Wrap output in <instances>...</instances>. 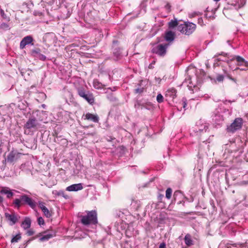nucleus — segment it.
Segmentation results:
<instances>
[{"instance_id":"obj_1","label":"nucleus","mask_w":248,"mask_h":248,"mask_svg":"<svg viewBox=\"0 0 248 248\" xmlns=\"http://www.w3.org/2000/svg\"><path fill=\"white\" fill-rule=\"evenodd\" d=\"M13 204L15 208L19 209L22 205L27 204L34 209L36 207V202L29 196L26 194L20 195L19 198L15 199Z\"/></svg>"},{"instance_id":"obj_2","label":"nucleus","mask_w":248,"mask_h":248,"mask_svg":"<svg viewBox=\"0 0 248 248\" xmlns=\"http://www.w3.org/2000/svg\"><path fill=\"white\" fill-rule=\"evenodd\" d=\"M97 212L95 210L87 212V215L81 216V222L85 226L95 225L98 222Z\"/></svg>"},{"instance_id":"obj_3","label":"nucleus","mask_w":248,"mask_h":248,"mask_svg":"<svg viewBox=\"0 0 248 248\" xmlns=\"http://www.w3.org/2000/svg\"><path fill=\"white\" fill-rule=\"evenodd\" d=\"M196 25L192 22H185L178 26V30L182 33L189 35L195 30Z\"/></svg>"},{"instance_id":"obj_4","label":"nucleus","mask_w":248,"mask_h":248,"mask_svg":"<svg viewBox=\"0 0 248 248\" xmlns=\"http://www.w3.org/2000/svg\"><path fill=\"white\" fill-rule=\"evenodd\" d=\"M78 93L81 97L83 98L90 104H93L94 102V98L92 93L81 87L77 89Z\"/></svg>"},{"instance_id":"obj_5","label":"nucleus","mask_w":248,"mask_h":248,"mask_svg":"<svg viewBox=\"0 0 248 248\" xmlns=\"http://www.w3.org/2000/svg\"><path fill=\"white\" fill-rule=\"evenodd\" d=\"M169 46V43L159 44L153 47L152 52L159 56L164 57L167 53Z\"/></svg>"},{"instance_id":"obj_6","label":"nucleus","mask_w":248,"mask_h":248,"mask_svg":"<svg viewBox=\"0 0 248 248\" xmlns=\"http://www.w3.org/2000/svg\"><path fill=\"white\" fill-rule=\"evenodd\" d=\"M243 124V119L241 118H237L235 119L232 123L227 128V130L229 132L233 133L236 130L241 128Z\"/></svg>"},{"instance_id":"obj_7","label":"nucleus","mask_w":248,"mask_h":248,"mask_svg":"<svg viewBox=\"0 0 248 248\" xmlns=\"http://www.w3.org/2000/svg\"><path fill=\"white\" fill-rule=\"evenodd\" d=\"M208 129V124L203 123L202 121L200 120L197 123L196 126L193 131L195 136H199L202 134L206 132Z\"/></svg>"},{"instance_id":"obj_8","label":"nucleus","mask_w":248,"mask_h":248,"mask_svg":"<svg viewBox=\"0 0 248 248\" xmlns=\"http://www.w3.org/2000/svg\"><path fill=\"white\" fill-rule=\"evenodd\" d=\"M39 126V123L34 117H30L24 125V128L27 129L36 130Z\"/></svg>"},{"instance_id":"obj_9","label":"nucleus","mask_w":248,"mask_h":248,"mask_svg":"<svg viewBox=\"0 0 248 248\" xmlns=\"http://www.w3.org/2000/svg\"><path fill=\"white\" fill-rule=\"evenodd\" d=\"M175 33L171 31H166L164 35L165 40L169 43V46L174 41L175 39Z\"/></svg>"},{"instance_id":"obj_10","label":"nucleus","mask_w":248,"mask_h":248,"mask_svg":"<svg viewBox=\"0 0 248 248\" xmlns=\"http://www.w3.org/2000/svg\"><path fill=\"white\" fill-rule=\"evenodd\" d=\"M235 59L237 62L236 65L239 66H244L248 68V62L240 56H234L231 61Z\"/></svg>"},{"instance_id":"obj_11","label":"nucleus","mask_w":248,"mask_h":248,"mask_svg":"<svg viewBox=\"0 0 248 248\" xmlns=\"http://www.w3.org/2000/svg\"><path fill=\"white\" fill-rule=\"evenodd\" d=\"M33 41V38L30 35L24 37L20 43V48L23 49L26 46L29 44H31L33 45L32 44Z\"/></svg>"},{"instance_id":"obj_12","label":"nucleus","mask_w":248,"mask_h":248,"mask_svg":"<svg viewBox=\"0 0 248 248\" xmlns=\"http://www.w3.org/2000/svg\"><path fill=\"white\" fill-rule=\"evenodd\" d=\"M19 153L15 151H11L5 160L6 161L9 163H12L15 160H16L19 157Z\"/></svg>"},{"instance_id":"obj_13","label":"nucleus","mask_w":248,"mask_h":248,"mask_svg":"<svg viewBox=\"0 0 248 248\" xmlns=\"http://www.w3.org/2000/svg\"><path fill=\"white\" fill-rule=\"evenodd\" d=\"M84 120L91 121L94 123H98L99 121V117L97 114H93L90 113H87L82 116Z\"/></svg>"},{"instance_id":"obj_14","label":"nucleus","mask_w":248,"mask_h":248,"mask_svg":"<svg viewBox=\"0 0 248 248\" xmlns=\"http://www.w3.org/2000/svg\"><path fill=\"white\" fill-rule=\"evenodd\" d=\"M83 189L82 185L81 183L72 185L66 187V190L69 191H77Z\"/></svg>"},{"instance_id":"obj_15","label":"nucleus","mask_w":248,"mask_h":248,"mask_svg":"<svg viewBox=\"0 0 248 248\" xmlns=\"http://www.w3.org/2000/svg\"><path fill=\"white\" fill-rule=\"evenodd\" d=\"M0 193L1 194H5L6 195L7 198L12 197L14 194L11 190L8 187H3L0 190Z\"/></svg>"},{"instance_id":"obj_16","label":"nucleus","mask_w":248,"mask_h":248,"mask_svg":"<svg viewBox=\"0 0 248 248\" xmlns=\"http://www.w3.org/2000/svg\"><path fill=\"white\" fill-rule=\"evenodd\" d=\"M5 216L8 220L12 222V225H14L17 221V218L15 214H9L8 213H5Z\"/></svg>"},{"instance_id":"obj_17","label":"nucleus","mask_w":248,"mask_h":248,"mask_svg":"<svg viewBox=\"0 0 248 248\" xmlns=\"http://www.w3.org/2000/svg\"><path fill=\"white\" fill-rule=\"evenodd\" d=\"M182 85L186 86L188 87L189 90H192V88L195 87V86L192 84L190 77H188V78H186L183 82Z\"/></svg>"},{"instance_id":"obj_18","label":"nucleus","mask_w":248,"mask_h":248,"mask_svg":"<svg viewBox=\"0 0 248 248\" xmlns=\"http://www.w3.org/2000/svg\"><path fill=\"white\" fill-rule=\"evenodd\" d=\"M54 235V234L50 232H44V234L39 238L40 242L47 241L50 238H52Z\"/></svg>"},{"instance_id":"obj_19","label":"nucleus","mask_w":248,"mask_h":248,"mask_svg":"<svg viewBox=\"0 0 248 248\" xmlns=\"http://www.w3.org/2000/svg\"><path fill=\"white\" fill-rule=\"evenodd\" d=\"M31 225V220L29 217H26L24 220L22 222L21 227L24 229L30 228Z\"/></svg>"},{"instance_id":"obj_20","label":"nucleus","mask_w":248,"mask_h":248,"mask_svg":"<svg viewBox=\"0 0 248 248\" xmlns=\"http://www.w3.org/2000/svg\"><path fill=\"white\" fill-rule=\"evenodd\" d=\"M106 86V85L102 83L97 79H94L93 81V86L96 89H103Z\"/></svg>"},{"instance_id":"obj_21","label":"nucleus","mask_w":248,"mask_h":248,"mask_svg":"<svg viewBox=\"0 0 248 248\" xmlns=\"http://www.w3.org/2000/svg\"><path fill=\"white\" fill-rule=\"evenodd\" d=\"M213 120L217 123L220 124V122L223 121V117L218 113H215L213 116Z\"/></svg>"},{"instance_id":"obj_22","label":"nucleus","mask_w":248,"mask_h":248,"mask_svg":"<svg viewBox=\"0 0 248 248\" xmlns=\"http://www.w3.org/2000/svg\"><path fill=\"white\" fill-rule=\"evenodd\" d=\"M185 242L187 246H190L193 245V241L191 239V236L189 234H186L185 235Z\"/></svg>"},{"instance_id":"obj_23","label":"nucleus","mask_w":248,"mask_h":248,"mask_svg":"<svg viewBox=\"0 0 248 248\" xmlns=\"http://www.w3.org/2000/svg\"><path fill=\"white\" fill-rule=\"evenodd\" d=\"M178 25V21L176 19L171 20L168 23V27L170 29H172Z\"/></svg>"},{"instance_id":"obj_24","label":"nucleus","mask_w":248,"mask_h":248,"mask_svg":"<svg viewBox=\"0 0 248 248\" xmlns=\"http://www.w3.org/2000/svg\"><path fill=\"white\" fill-rule=\"evenodd\" d=\"M168 93H170V95L172 98H174L176 97V90L174 88H171L168 90Z\"/></svg>"},{"instance_id":"obj_25","label":"nucleus","mask_w":248,"mask_h":248,"mask_svg":"<svg viewBox=\"0 0 248 248\" xmlns=\"http://www.w3.org/2000/svg\"><path fill=\"white\" fill-rule=\"evenodd\" d=\"M172 194V189L170 187L167 189L166 191V197L168 199H170L171 198Z\"/></svg>"},{"instance_id":"obj_26","label":"nucleus","mask_w":248,"mask_h":248,"mask_svg":"<svg viewBox=\"0 0 248 248\" xmlns=\"http://www.w3.org/2000/svg\"><path fill=\"white\" fill-rule=\"evenodd\" d=\"M42 211H43L44 214L46 217L48 218L51 216V215L49 211L46 207L44 209H43Z\"/></svg>"},{"instance_id":"obj_27","label":"nucleus","mask_w":248,"mask_h":248,"mask_svg":"<svg viewBox=\"0 0 248 248\" xmlns=\"http://www.w3.org/2000/svg\"><path fill=\"white\" fill-rule=\"evenodd\" d=\"M21 237L20 234H18L12 238V239L11 240V242L12 243L17 242L18 241V240H19L21 239Z\"/></svg>"},{"instance_id":"obj_28","label":"nucleus","mask_w":248,"mask_h":248,"mask_svg":"<svg viewBox=\"0 0 248 248\" xmlns=\"http://www.w3.org/2000/svg\"><path fill=\"white\" fill-rule=\"evenodd\" d=\"M0 29L3 30H7L9 29V26L6 23H2L0 25Z\"/></svg>"},{"instance_id":"obj_29","label":"nucleus","mask_w":248,"mask_h":248,"mask_svg":"<svg viewBox=\"0 0 248 248\" xmlns=\"http://www.w3.org/2000/svg\"><path fill=\"white\" fill-rule=\"evenodd\" d=\"M156 100L158 103H161L164 101V97L161 93H158L156 97Z\"/></svg>"},{"instance_id":"obj_30","label":"nucleus","mask_w":248,"mask_h":248,"mask_svg":"<svg viewBox=\"0 0 248 248\" xmlns=\"http://www.w3.org/2000/svg\"><path fill=\"white\" fill-rule=\"evenodd\" d=\"M113 54L115 56L118 57L121 54L120 49L117 48L116 47L114 48Z\"/></svg>"},{"instance_id":"obj_31","label":"nucleus","mask_w":248,"mask_h":248,"mask_svg":"<svg viewBox=\"0 0 248 248\" xmlns=\"http://www.w3.org/2000/svg\"><path fill=\"white\" fill-rule=\"evenodd\" d=\"M39 54H40V49L39 48H36L31 50V55L34 56H35L36 54H38L39 56Z\"/></svg>"},{"instance_id":"obj_32","label":"nucleus","mask_w":248,"mask_h":248,"mask_svg":"<svg viewBox=\"0 0 248 248\" xmlns=\"http://www.w3.org/2000/svg\"><path fill=\"white\" fill-rule=\"evenodd\" d=\"M202 14L199 12H192L189 14V17L190 18H192L195 17L197 16L201 15Z\"/></svg>"},{"instance_id":"obj_33","label":"nucleus","mask_w":248,"mask_h":248,"mask_svg":"<svg viewBox=\"0 0 248 248\" xmlns=\"http://www.w3.org/2000/svg\"><path fill=\"white\" fill-rule=\"evenodd\" d=\"M224 78V77L223 75H220V74H218L217 76L216 79L218 82H222L223 81Z\"/></svg>"},{"instance_id":"obj_34","label":"nucleus","mask_w":248,"mask_h":248,"mask_svg":"<svg viewBox=\"0 0 248 248\" xmlns=\"http://www.w3.org/2000/svg\"><path fill=\"white\" fill-rule=\"evenodd\" d=\"M0 14L3 18L9 20V18H7L6 15L4 13V11L1 9H0Z\"/></svg>"},{"instance_id":"obj_35","label":"nucleus","mask_w":248,"mask_h":248,"mask_svg":"<svg viewBox=\"0 0 248 248\" xmlns=\"http://www.w3.org/2000/svg\"><path fill=\"white\" fill-rule=\"evenodd\" d=\"M38 223L40 225H43L45 223L44 220L42 217H39L38 218Z\"/></svg>"},{"instance_id":"obj_36","label":"nucleus","mask_w":248,"mask_h":248,"mask_svg":"<svg viewBox=\"0 0 248 248\" xmlns=\"http://www.w3.org/2000/svg\"><path fill=\"white\" fill-rule=\"evenodd\" d=\"M38 58L42 60V61H45L46 60V56H45L43 54H39V55L38 56Z\"/></svg>"},{"instance_id":"obj_37","label":"nucleus","mask_w":248,"mask_h":248,"mask_svg":"<svg viewBox=\"0 0 248 248\" xmlns=\"http://www.w3.org/2000/svg\"><path fill=\"white\" fill-rule=\"evenodd\" d=\"M143 89H144L143 88H137V89L135 90V93H141L143 92Z\"/></svg>"},{"instance_id":"obj_38","label":"nucleus","mask_w":248,"mask_h":248,"mask_svg":"<svg viewBox=\"0 0 248 248\" xmlns=\"http://www.w3.org/2000/svg\"><path fill=\"white\" fill-rule=\"evenodd\" d=\"M241 67H237L235 69H234V70H237L238 69H239V70H240L241 71H246L248 68H246V67H245L244 66H241Z\"/></svg>"},{"instance_id":"obj_39","label":"nucleus","mask_w":248,"mask_h":248,"mask_svg":"<svg viewBox=\"0 0 248 248\" xmlns=\"http://www.w3.org/2000/svg\"><path fill=\"white\" fill-rule=\"evenodd\" d=\"M44 204H45V203L43 202H39V203H38L39 206L41 209L42 210H43V209H44L46 207V206H45Z\"/></svg>"},{"instance_id":"obj_40","label":"nucleus","mask_w":248,"mask_h":248,"mask_svg":"<svg viewBox=\"0 0 248 248\" xmlns=\"http://www.w3.org/2000/svg\"><path fill=\"white\" fill-rule=\"evenodd\" d=\"M182 101H183V107L185 108L187 105L186 102V99L183 98L182 100Z\"/></svg>"},{"instance_id":"obj_41","label":"nucleus","mask_w":248,"mask_h":248,"mask_svg":"<svg viewBox=\"0 0 248 248\" xmlns=\"http://www.w3.org/2000/svg\"><path fill=\"white\" fill-rule=\"evenodd\" d=\"M27 234L29 236L32 235L34 234V232L32 230H30L27 231Z\"/></svg>"},{"instance_id":"obj_42","label":"nucleus","mask_w":248,"mask_h":248,"mask_svg":"<svg viewBox=\"0 0 248 248\" xmlns=\"http://www.w3.org/2000/svg\"><path fill=\"white\" fill-rule=\"evenodd\" d=\"M242 2H241V4H238V7L240 8L241 7L243 6L244 4L245 3V0H241Z\"/></svg>"},{"instance_id":"obj_43","label":"nucleus","mask_w":248,"mask_h":248,"mask_svg":"<svg viewBox=\"0 0 248 248\" xmlns=\"http://www.w3.org/2000/svg\"><path fill=\"white\" fill-rule=\"evenodd\" d=\"M159 248H166V244L165 243H162L160 244Z\"/></svg>"},{"instance_id":"obj_44","label":"nucleus","mask_w":248,"mask_h":248,"mask_svg":"<svg viewBox=\"0 0 248 248\" xmlns=\"http://www.w3.org/2000/svg\"><path fill=\"white\" fill-rule=\"evenodd\" d=\"M58 195H61V196H62L63 197H64V192L62 191H60L58 192Z\"/></svg>"},{"instance_id":"obj_45","label":"nucleus","mask_w":248,"mask_h":248,"mask_svg":"<svg viewBox=\"0 0 248 248\" xmlns=\"http://www.w3.org/2000/svg\"><path fill=\"white\" fill-rule=\"evenodd\" d=\"M31 239H29L28 240V241H27L24 244V245H25V247L24 248H25V247L28 245V244L31 241Z\"/></svg>"},{"instance_id":"obj_46","label":"nucleus","mask_w":248,"mask_h":248,"mask_svg":"<svg viewBox=\"0 0 248 248\" xmlns=\"http://www.w3.org/2000/svg\"><path fill=\"white\" fill-rule=\"evenodd\" d=\"M155 62H153L152 63H151L149 65V68L150 69H153L154 68V66H153V64L155 63Z\"/></svg>"},{"instance_id":"obj_47","label":"nucleus","mask_w":248,"mask_h":248,"mask_svg":"<svg viewBox=\"0 0 248 248\" xmlns=\"http://www.w3.org/2000/svg\"><path fill=\"white\" fill-rule=\"evenodd\" d=\"M228 78H229V79H230L231 80L233 81V82H236V79H235L231 77H230V76H229Z\"/></svg>"},{"instance_id":"obj_48","label":"nucleus","mask_w":248,"mask_h":248,"mask_svg":"<svg viewBox=\"0 0 248 248\" xmlns=\"http://www.w3.org/2000/svg\"><path fill=\"white\" fill-rule=\"evenodd\" d=\"M118 43L117 41H113V47L114 48L115 47V45Z\"/></svg>"},{"instance_id":"obj_49","label":"nucleus","mask_w":248,"mask_h":248,"mask_svg":"<svg viewBox=\"0 0 248 248\" xmlns=\"http://www.w3.org/2000/svg\"><path fill=\"white\" fill-rule=\"evenodd\" d=\"M202 21H203V20H202V18H200L198 19V23H201L202 22Z\"/></svg>"},{"instance_id":"obj_50","label":"nucleus","mask_w":248,"mask_h":248,"mask_svg":"<svg viewBox=\"0 0 248 248\" xmlns=\"http://www.w3.org/2000/svg\"><path fill=\"white\" fill-rule=\"evenodd\" d=\"M163 197V195H159V196H158V199L161 200Z\"/></svg>"},{"instance_id":"obj_51","label":"nucleus","mask_w":248,"mask_h":248,"mask_svg":"<svg viewBox=\"0 0 248 248\" xmlns=\"http://www.w3.org/2000/svg\"><path fill=\"white\" fill-rule=\"evenodd\" d=\"M3 201V198L0 195V202H2Z\"/></svg>"},{"instance_id":"obj_52","label":"nucleus","mask_w":248,"mask_h":248,"mask_svg":"<svg viewBox=\"0 0 248 248\" xmlns=\"http://www.w3.org/2000/svg\"><path fill=\"white\" fill-rule=\"evenodd\" d=\"M218 55H225L226 56H227V54H225L224 52H222L221 54H219Z\"/></svg>"},{"instance_id":"obj_53","label":"nucleus","mask_w":248,"mask_h":248,"mask_svg":"<svg viewBox=\"0 0 248 248\" xmlns=\"http://www.w3.org/2000/svg\"><path fill=\"white\" fill-rule=\"evenodd\" d=\"M177 192H175L173 195V196L175 197L176 195Z\"/></svg>"},{"instance_id":"obj_54","label":"nucleus","mask_w":248,"mask_h":248,"mask_svg":"<svg viewBox=\"0 0 248 248\" xmlns=\"http://www.w3.org/2000/svg\"><path fill=\"white\" fill-rule=\"evenodd\" d=\"M138 105L139 106L140 105L138 103L137 104H135V107H136Z\"/></svg>"},{"instance_id":"obj_55","label":"nucleus","mask_w":248,"mask_h":248,"mask_svg":"<svg viewBox=\"0 0 248 248\" xmlns=\"http://www.w3.org/2000/svg\"><path fill=\"white\" fill-rule=\"evenodd\" d=\"M214 0L217 2V1H219L220 0Z\"/></svg>"}]
</instances>
